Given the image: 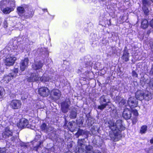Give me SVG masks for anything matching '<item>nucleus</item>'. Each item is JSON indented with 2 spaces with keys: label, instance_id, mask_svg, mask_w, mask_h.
Returning <instances> with one entry per match:
<instances>
[{
  "label": "nucleus",
  "instance_id": "nucleus-17",
  "mask_svg": "<svg viewBox=\"0 0 153 153\" xmlns=\"http://www.w3.org/2000/svg\"><path fill=\"white\" fill-rule=\"evenodd\" d=\"M145 92L143 91L139 90L137 91L136 93V98L140 101L144 100V98Z\"/></svg>",
  "mask_w": 153,
  "mask_h": 153
},
{
  "label": "nucleus",
  "instance_id": "nucleus-35",
  "mask_svg": "<svg viewBox=\"0 0 153 153\" xmlns=\"http://www.w3.org/2000/svg\"><path fill=\"white\" fill-rule=\"evenodd\" d=\"M106 102V99L104 97H101L100 98V104H102L104 102Z\"/></svg>",
  "mask_w": 153,
  "mask_h": 153
},
{
  "label": "nucleus",
  "instance_id": "nucleus-22",
  "mask_svg": "<svg viewBox=\"0 0 153 153\" xmlns=\"http://www.w3.org/2000/svg\"><path fill=\"white\" fill-rule=\"evenodd\" d=\"M108 124L109 127L112 131L111 133L113 132L114 129L115 128L116 123H115L113 121L110 120L108 122Z\"/></svg>",
  "mask_w": 153,
  "mask_h": 153
},
{
  "label": "nucleus",
  "instance_id": "nucleus-34",
  "mask_svg": "<svg viewBox=\"0 0 153 153\" xmlns=\"http://www.w3.org/2000/svg\"><path fill=\"white\" fill-rule=\"evenodd\" d=\"M132 123L133 124H135L137 121V117H134L131 118Z\"/></svg>",
  "mask_w": 153,
  "mask_h": 153
},
{
  "label": "nucleus",
  "instance_id": "nucleus-40",
  "mask_svg": "<svg viewBox=\"0 0 153 153\" xmlns=\"http://www.w3.org/2000/svg\"><path fill=\"white\" fill-rule=\"evenodd\" d=\"M8 23L6 21H4L3 22V27L5 28H6L8 27Z\"/></svg>",
  "mask_w": 153,
  "mask_h": 153
},
{
  "label": "nucleus",
  "instance_id": "nucleus-51",
  "mask_svg": "<svg viewBox=\"0 0 153 153\" xmlns=\"http://www.w3.org/2000/svg\"><path fill=\"white\" fill-rule=\"evenodd\" d=\"M65 153H72L70 151H67V152H65Z\"/></svg>",
  "mask_w": 153,
  "mask_h": 153
},
{
  "label": "nucleus",
  "instance_id": "nucleus-21",
  "mask_svg": "<svg viewBox=\"0 0 153 153\" xmlns=\"http://www.w3.org/2000/svg\"><path fill=\"white\" fill-rule=\"evenodd\" d=\"M144 97V100L147 101H149L152 98V94L148 91H145Z\"/></svg>",
  "mask_w": 153,
  "mask_h": 153
},
{
  "label": "nucleus",
  "instance_id": "nucleus-58",
  "mask_svg": "<svg viewBox=\"0 0 153 153\" xmlns=\"http://www.w3.org/2000/svg\"><path fill=\"white\" fill-rule=\"evenodd\" d=\"M84 79H85V78H83Z\"/></svg>",
  "mask_w": 153,
  "mask_h": 153
},
{
  "label": "nucleus",
  "instance_id": "nucleus-36",
  "mask_svg": "<svg viewBox=\"0 0 153 153\" xmlns=\"http://www.w3.org/2000/svg\"><path fill=\"white\" fill-rule=\"evenodd\" d=\"M133 112V114L134 116V117H137L138 115V113L136 109L133 110L132 111Z\"/></svg>",
  "mask_w": 153,
  "mask_h": 153
},
{
  "label": "nucleus",
  "instance_id": "nucleus-47",
  "mask_svg": "<svg viewBox=\"0 0 153 153\" xmlns=\"http://www.w3.org/2000/svg\"><path fill=\"white\" fill-rule=\"evenodd\" d=\"M69 126H70V127H71L73 126V124L71 122H69Z\"/></svg>",
  "mask_w": 153,
  "mask_h": 153
},
{
  "label": "nucleus",
  "instance_id": "nucleus-12",
  "mask_svg": "<svg viewBox=\"0 0 153 153\" xmlns=\"http://www.w3.org/2000/svg\"><path fill=\"white\" fill-rule=\"evenodd\" d=\"M29 122L27 120L24 119L21 120L19 123L17 124V126L19 128L22 129L25 128H28Z\"/></svg>",
  "mask_w": 153,
  "mask_h": 153
},
{
  "label": "nucleus",
  "instance_id": "nucleus-6",
  "mask_svg": "<svg viewBox=\"0 0 153 153\" xmlns=\"http://www.w3.org/2000/svg\"><path fill=\"white\" fill-rule=\"evenodd\" d=\"M22 105V102L21 101L19 100H13L10 101L9 103L10 108L13 110L20 109Z\"/></svg>",
  "mask_w": 153,
  "mask_h": 153
},
{
  "label": "nucleus",
  "instance_id": "nucleus-50",
  "mask_svg": "<svg viewBox=\"0 0 153 153\" xmlns=\"http://www.w3.org/2000/svg\"><path fill=\"white\" fill-rule=\"evenodd\" d=\"M85 73H86V75H87V74H89V73H90V72L87 71H86L85 72Z\"/></svg>",
  "mask_w": 153,
  "mask_h": 153
},
{
  "label": "nucleus",
  "instance_id": "nucleus-48",
  "mask_svg": "<svg viewBox=\"0 0 153 153\" xmlns=\"http://www.w3.org/2000/svg\"><path fill=\"white\" fill-rule=\"evenodd\" d=\"M151 74L153 75V68L152 67L151 68Z\"/></svg>",
  "mask_w": 153,
  "mask_h": 153
},
{
  "label": "nucleus",
  "instance_id": "nucleus-1",
  "mask_svg": "<svg viewBox=\"0 0 153 153\" xmlns=\"http://www.w3.org/2000/svg\"><path fill=\"white\" fill-rule=\"evenodd\" d=\"M125 125L123 124L121 120H118L116 122L115 128L113 132L110 134L111 139L114 141H119L122 137V131L126 129Z\"/></svg>",
  "mask_w": 153,
  "mask_h": 153
},
{
  "label": "nucleus",
  "instance_id": "nucleus-32",
  "mask_svg": "<svg viewBox=\"0 0 153 153\" xmlns=\"http://www.w3.org/2000/svg\"><path fill=\"white\" fill-rule=\"evenodd\" d=\"M83 133V130L79 129L76 133V134L78 136H79L82 135Z\"/></svg>",
  "mask_w": 153,
  "mask_h": 153
},
{
  "label": "nucleus",
  "instance_id": "nucleus-18",
  "mask_svg": "<svg viewBox=\"0 0 153 153\" xmlns=\"http://www.w3.org/2000/svg\"><path fill=\"white\" fill-rule=\"evenodd\" d=\"M43 66V64L40 61L35 62L32 65V68L35 71L41 69Z\"/></svg>",
  "mask_w": 153,
  "mask_h": 153
},
{
  "label": "nucleus",
  "instance_id": "nucleus-2",
  "mask_svg": "<svg viewBox=\"0 0 153 153\" xmlns=\"http://www.w3.org/2000/svg\"><path fill=\"white\" fill-rule=\"evenodd\" d=\"M15 0H1L0 1V9L5 14H9L14 10L16 7Z\"/></svg>",
  "mask_w": 153,
  "mask_h": 153
},
{
  "label": "nucleus",
  "instance_id": "nucleus-19",
  "mask_svg": "<svg viewBox=\"0 0 153 153\" xmlns=\"http://www.w3.org/2000/svg\"><path fill=\"white\" fill-rule=\"evenodd\" d=\"M61 110L62 112L64 113H67L69 107V105L66 101H63L61 104Z\"/></svg>",
  "mask_w": 153,
  "mask_h": 153
},
{
  "label": "nucleus",
  "instance_id": "nucleus-5",
  "mask_svg": "<svg viewBox=\"0 0 153 153\" xmlns=\"http://www.w3.org/2000/svg\"><path fill=\"white\" fill-rule=\"evenodd\" d=\"M50 94L51 99L56 101L60 99L62 94L61 91L59 89L53 88L50 91Z\"/></svg>",
  "mask_w": 153,
  "mask_h": 153
},
{
  "label": "nucleus",
  "instance_id": "nucleus-14",
  "mask_svg": "<svg viewBox=\"0 0 153 153\" xmlns=\"http://www.w3.org/2000/svg\"><path fill=\"white\" fill-rule=\"evenodd\" d=\"M129 53L128 52L127 46H125L123 51V53L122 57L123 60L125 62H128L129 60Z\"/></svg>",
  "mask_w": 153,
  "mask_h": 153
},
{
  "label": "nucleus",
  "instance_id": "nucleus-49",
  "mask_svg": "<svg viewBox=\"0 0 153 153\" xmlns=\"http://www.w3.org/2000/svg\"><path fill=\"white\" fill-rule=\"evenodd\" d=\"M93 153H101V152L99 151H97L95 152H93Z\"/></svg>",
  "mask_w": 153,
  "mask_h": 153
},
{
  "label": "nucleus",
  "instance_id": "nucleus-9",
  "mask_svg": "<svg viewBox=\"0 0 153 153\" xmlns=\"http://www.w3.org/2000/svg\"><path fill=\"white\" fill-rule=\"evenodd\" d=\"M128 103L130 108H133L137 107L138 101L136 98L131 97L129 98Z\"/></svg>",
  "mask_w": 153,
  "mask_h": 153
},
{
  "label": "nucleus",
  "instance_id": "nucleus-10",
  "mask_svg": "<svg viewBox=\"0 0 153 153\" xmlns=\"http://www.w3.org/2000/svg\"><path fill=\"white\" fill-rule=\"evenodd\" d=\"M29 59L28 57H25L21 60L20 63V68L22 71H24L28 66L29 63Z\"/></svg>",
  "mask_w": 153,
  "mask_h": 153
},
{
  "label": "nucleus",
  "instance_id": "nucleus-52",
  "mask_svg": "<svg viewBox=\"0 0 153 153\" xmlns=\"http://www.w3.org/2000/svg\"><path fill=\"white\" fill-rule=\"evenodd\" d=\"M41 144H42V142H40L39 143V144L38 145L40 146V145H41Z\"/></svg>",
  "mask_w": 153,
  "mask_h": 153
},
{
  "label": "nucleus",
  "instance_id": "nucleus-45",
  "mask_svg": "<svg viewBox=\"0 0 153 153\" xmlns=\"http://www.w3.org/2000/svg\"><path fill=\"white\" fill-rule=\"evenodd\" d=\"M77 123L79 125H82L83 124V122L81 120L79 122Z\"/></svg>",
  "mask_w": 153,
  "mask_h": 153
},
{
  "label": "nucleus",
  "instance_id": "nucleus-44",
  "mask_svg": "<svg viewBox=\"0 0 153 153\" xmlns=\"http://www.w3.org/2000/svg\"><path fill=\"white\" fill-rule=\"evenodd\" d=\"M82 72V71L80 69H78L76 71L77 73L78 74H81Z\"/></svg>",
  "mask_w": 153,
  "mask_h": 153
},
{
  "label": "nucleus",
  "instance_id": "nucleus-7",
  "mask_svg": "<svg viewBox=\"0 0 153 153\" xmlns=\"http://www.w3.org/2000/svg\"><path fill=\"white\" fill-rule=\"evenodd\" d=\"M38 93L43 97H47L50 94V90L46 87L42 86L38 88Z\"/></svg>",
  "mask_w": 153,
  "mask_h": 153
},
{
  "label": "nucleus",
  "instance_id": "nucleus-37",
  "mask_svg": "<svg viewBox=\"0 0 153 153\" xmlns=\"http://www.w3.org/2000/svg\"><path fill=\"white\" fill-rule=\"evenodd\" d=\"M132 75L134 77H138V74L134 70L132 72Z\"/></svg>",
  "mask_w": 153,
  "mask_h": 153
},
{
  "label": "nucleus",
  "instance_id": "nucleus-25",
  "mask_svg": "<svg viewBox=\"0 0 153 153\" xmlns=\"http://www.w3.org/2000/svg\"><path fill=\"white\" fill-rule=\"evenodd\" d=\"M40 129L42 131H45L48 130V127L46 124L45 123H43L41 124L40 126Z\"/></svg>",
  "mask_w": 153,
  "mask_h": 153
},
{
  "label": "nucleus",
  "instance_id": "nucleus-26",
  "mask_svg": "<svg viewBox=\"0 0 153 153\" xmlns=\"http://www.w3.org/2000/svg\"><path fill=\"white\" fill-rule=\"evenodd\" d=\"M108 105V103H106L104 104H101L100 105L98 106L97 108L101 111L104 109Z\"/></svg>",
  "mask_w": 153,
  "mask_h": 153
},
{
  "label": "nucleus",
  "instance_id": "nucleus-24",
  "mask_svg": "<svg viewBox=\"0 0 153 153\" xmlns=\"http://www.w3.org/2000/svg\"><path fill=\"white\" fill-rule=\"evenodd\" d=\"M148 6H143L142 9L145 15L148 16L149 14V11L148 7Z\"/></svg>",
  "mask_w": 153,
  "mask_h": 153
},
{
  "label": "nucleus",
  "instance_id": "nucleus-33",
  "mask_svg": "<svg viewBox=\"0 0 153 153\" xmlns=\"http://www.w3.org/2000/svg\"><path fill=\"white\" fill-rule=\"evenodd\" d=\"M12 72L13 73V74L16 75V77L17 76V74L18 73V69L16 68H14L12 70Z\"/></svg>",
  "mask_w": 153,
  "mask_h": 153
},
{
  "label": "nucleus",
  "instance_id": "nucleus-4",
  "mask_svg": "<svg viewBox=\"0 0 153 153\" xmlns=\"http://www.w3.org/2000/svg\"><path fill=\"white\" fill-rule=\"evenodd\" d=\"M28 80L29 81L31 82L33 81H41L43 82H48L49 80V77L43 75L41 77H38L36 76L35 74H32Z\"/></svg>",
  "mask_w": 153,
  "mask_h": 153
},
{
  "label": "nucleus",
  "instance_id": "nucleus-28",
  "mask_svg": "<svg viewBox=\"0 0 153 153\" xmlns=\"http://www.w3.org/2000/svg\"><path fill=\"white\" fill-rule=\"evenodd\" d=\"M77 116L76 112L72 111L70 113V118L71 119H75L76 118Z\"/></svg>",
  "mask_w": 153,
  "mask_h": 153
},
{
  "label": "nucleus",
  "instance_id": "nucleus-53",
  "mask_svg": "<svg viewBox=\"0 0 153 153\" xmlns=\"http://www.w3.org/2000/svg\"><path fill=\"white\" fill-rule=\"evenodd\" d=\"M150 30H148V31H147V33H150Z\"/></svg>",
  "mask_w": 153,
  "mask_h": 153
},
{
  "label": "nucleus",
  "instance_id": "nucleus-54",
  "mask_svg": "<svg viewBox=\"0 0 153 153\" xmlns=\"http://www.w3.org/2000/svg\"><path fill=\"white\" fill-rule=\"evenodd\" d=\"M102 1H104L105 0H100Z\"/></svg>",
  "mask_w": 153,
  "mask_h": 153
},
{
  "label": "nucleus",
  "instance_id": "nucleus-13",
  "mask_svg": "<svg viewBox=\"0 0 153 153\" xmlns=\"http://www.w3.org/2000/svg\"><path fill=\"white\" fill-rule=\"evenodd\" d=\"M16 77V75H13L12 73H10L8 74L4 75L2 80L4 83H8Z\"/></svg>",
  "mask_w": 153,
  "mask_h": 153
},
{
  "label": "nucleus",
  "instance_id": "nucleus-56",
  "mask_svg": "<svg viewBox=\"0 0 153 153\" xmlns=\"http://www.w3.org/2000/svg\"><path fill=\"white\" fill-rule=\"evenodd\" d=\"M150 1L153 3V0H150Z\"/></svg>",
  "mask_w": 153,
  "mask_h": 153
},
{
  "label": "nucleus",
  "instance_id": "nucleus-16",
  "mask_svg": "<svg viewBox=\"0 0 153 153\" xmlns=\"http://www.w3.org/2000/svg\"><path fill=\"white\" fill-rule=\"evenodd\" d=\"M27 10V12L26 15H23V17L25 19H30L32 18L33 16L35 11L32 8L29 9Z\"/></svg>",
  "mask_w": 153,
  "mask_h": 153
},
{
  "label": "nucleus",
  "instance_id": "nucleus-31",
  "mask_svg": "<svg viewBox=\"0 0 153 153\" xmlns=\"http://www.w3.org/2000/svg\"><path fill=\"white\" fill-rule=\"evenodd\" d=\"M149 84L150 88L153 90V78H151L150 79Z\"/></svg>",
  "mask_w": 153,
  "mask_h": 153
},
{
  "label": "nucleus",
  "instance_id": "nucleus-43",
  "mask_svg": "<svg viewBox=\"0 0 153 153\" xmlns=\"http://www.w3.org/2000/svg\"><path fill=\"white\" fill-rule=\"evenodd\" d=\"M6 150L4 149H0V153H6Z\"/></svg>",
  "mask_w": 153,
  "mask_h": 153
},
{
  "label": "nucleus",
  "instance_id": "nucleus-55",
  "mask_svg": "<svg viewBox=\"0 0 153 153\" xmlns=\"http://www.w3.org/2000/svg\"><path fill=\"white\" fill-rule=\"evenodd\" d=\"M85 64L86 67H87V66H86V65H87V63H85Z\"/></svg>",
  "mask_w": 153,
  "mask_h": 153
},
{
  "label": "nucleus",
  "instance_id": "nucleus-39",
  "mask_svg": "<svg viewBox=\"0 0 153 153\" xmlns=\"http://www.w3.org/2000/svg\"><path fill=\"white\" fill-rule=\"evenodd\" d=\"M126 102L125 100L122 99L120 101V103L121 105H124L126 103Z\"/></svg>",
  "mask_w": 153,
  "mask_h": 153
},
{
  "label": "nucleus",
  "instance_id": "nucleus-15",
  "mask_svg": "<svg viewBox=\"0 0 153 153\" xmlns=\"http://www.w3.org/2000/svg\"><path fill=\"white\" fill-rule=\"evenodd\" d=\"M16 60L15 57H14L10 56L6 59L5 60V65L8 66L13 65Z\"/></svg>",
  "mask_w": 153,
  "mask_h": 153
},
{
  "label": "nucleus",
  "instance_id": "nucleus-57",
  "mask_svg": "<svg viewBox=\"0 0 153 153\" xmlns=\"http://www.w3.org/2000/svg\"><path fill=\"white\" fill-rule=\"evenodd\" d=\"M86 76L87 78H88V77H89V76H87L86 75Z\"/></svg>",
  "mask_w": 153,
  "mask_h": 153
},
{
  "label": "nucleus",
  "instance_id": "nucleus-8",
  "mask_svg": "<svg viewBox=\"0 0 153 153\" xmlns=\"http://www.w3.org/2000/svg\"><path fill=\"white\" fill-rule=\"evenodd\" d=\"M29 6L26 4H22L21 6H18L16 8V12L18 15L22 18L23 17V15L25 12V9H28Z\"/></svg>",
  "mask_w": 153,
  "mask_h": 153
},
{
  "label": "nucleus",
  "instance_id": "nucleus-27",
  "mask_svg": "<svg viewBox=\"0 0 153 153\" xmlns=\"http://www.w3.org/2000/svg\"><path fill=\"white\" fill-rule=\"evenodd\" d=\"M147 127L146 125H143L141 127L140 133L141 134H144L147 130Z\"/></svg>",
  "mask_w": 153,
  "mask_h": 153
},
{
  "label": "nucleus",
  "instance_id": "nucleus-20",
  "mask_svg": "<svg viewBox=\"0 0 153 153\" xmlns=\"http://www.w3.org/2000/svg\"><path fill=\"white\" fill-rule=\"evenodd\" d=\"M149 22L148 20L146 19H144L142 20L141 22V27L144 29L147 28L148 26Z\"/></svg>",
  "mask_w": 153,
  "mask_h": 153
},
{
  "label": "nucleus",
  "instance_id": "nucleus-23",
  "mask_svg": "<svg viewBox=\"0 0 153 153\" xmlns=\"http://www.w3.org/2000/svg\"><path fill=\"white\" fill-rule=\"evenodd\" d=\"M93 149V147L90 145L85 146V151L86 153H90Z\"/></svg>",
  "mask_w": 153,
  "mask_h": 153
},
{
  "label": "nucleus",
  "instance_id": "nucleus-11",
  "mask_svg": "<svg viewBox=\"0 0 153 153\" xmlns=\"http://www.w3.org/2000/svg\"><path fill=\"white\" fill-rule=\"evenodd\" d=\"M132 111L130 109L126 108L123 113V117L126 120L130 119L131 117Z\"/></svg>",
  "mask_w": 153,
  "mask_h": 153
},
{
  "label": "nucleus",
  "instance_id": "nucleus-3",
  "mask_svg": "<svg viewBox=\"0 0 153 153\" xmlns=\"http://www.w3.org/2000/svg\"><path fill=\"white\" fill-rule=\"evenodd\" d=\"M13 130L10 129L9 126H7L4 129L3 131L2 134V136L3 138L4 139H8L10 137H11L10 139L11 141L14 142L15 140V138L13 135Z\"/></svg>",
  "mask_w": 153,
  "mask_h": 153
},
{
  "label": "nucleus",
  "instance_id": "nucleus-38",
  "mask_svg": "<svg viewBox=\"0 0 153 153\" xmlns=\"http://www.w3.org/2000/svg\"><path fill=\"white\" fill-rule=\"evenodd\" d=\"M3 89L1 87H0V98L3 97Z\"/></svg>",
  "mask_w": 153,
  "mask_h": 153
},
{
  "label": "nucleus",
  "instance_id": "nucleus-42",
  "mask_svg": "<svg viewBox=\"0 0 153 153\" xmlns=\"http://www.w3.org/2000/svg\"><path fill=\"white\" fill-rule=\"evenodd\" d=\"M40 147V146L38 145L34 147V149L36 151H37L38 149Z\"/></svg>",
  "mask_w": 153,
  "mask_h": 153
},
{
  "label": "nucleus",
  "instance_id": "nucleus-41",
  "mask_svg": "<svg viewBox=\"0 0 153 153\" xmlns=\"http://www.w3.org/2000/svg\"><path fill=\"white\" fill-rule=\"evenodd\" d=\"M149 25L150 26L153 28V18L150 21Z\"/></svg>",
  "mask_w": 153,
  "mask_h": 153
},
{
  "label": "nucleus",
  "instance_id": "nucleus-29",
  "mask_svg": "<svg viewBox=\"0 0 153 153\" xmlns=\"http://www.w3.org/2000/svg\"><path fill=\"white\" fill-rule=\"evenodd\" d=\"M84 139H79L78 141V144L81 147H83V145H85L83 144L84 141Z\"/></svg>",
  "mask_w": 153,
  "mask_h": 153
},
{
  "label": "nucleus",
  "instance_id": "nucleus-30",
  "mask_svg": "<svg viewBox=\"0 0 153 153\" xmlns=\"http://www.w3.org/2000/svg\"><path fill=\"white\" fill-rule=\"evenodd\" d=\"M143 6H149L150 5L148 0H142Z\"/></svg>",
  "mask_w": 153,
  "mask_h": 153
},
{
  "label": "nucleus",
  "instance_id": "nucleus-46",
  "mask_svg": "<svg viewBox=\"0 0 153 153\" xmlns=\"http://www.w3.org/2000/svg\"><path fill=\"white\" fill-rule=\"evenodd\" d=\"M150 143L151 144H153V138H152L151 140H150Z\"/></svg>",
  "mask_w": 153,
  "mask_h": 153
}]
</instances>
